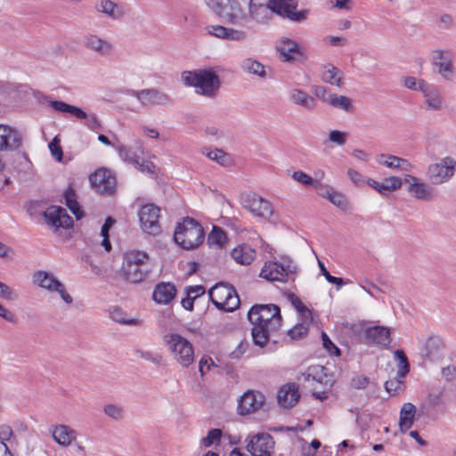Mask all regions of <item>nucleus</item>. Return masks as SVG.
Instances as JSON below:
<instances>
[{
  "mask_svg": "<svg viewBox=\"0 0 456 456\" xmlns=\"http://www.w3.org/2000/svg\"><path fill=\"white\" fill-rule=\"evenodd\" d=\"M82 120H85L86 126L92 131L96 132L102 128V125L94 113L86 112V117Z\"/></svg>",
  "mask_w": 456,
  "mask_h": 456,
  "instance_id": "nucleus-56",
  "label": "nucleus"
},
{
  "mask_svg": "<svg viewBox=\"0 0 456 456\" xmlns=\"http://www.w3.org/2000/svg\"><path fill=\"white\" fill-rule=\"evenodd\" d=\"M208 294L213 305L224 312H233L240 303L235 289L224 282L216 284L208 291Z\"/></svg>",
  "mask_w": 456,
  "mask_h": 456,
  "instance_id": "nucleus-7",
  "label": "nucleus"
},
{
  "mask_svg": "<svg viewBox=\"0 0 456 456\" xmlns=\"http://www.w3.org/2000/svg\"><path fill=\"white\" fill-rule=\"evenodd\" d=\"M366 344L387 346L391 342L390 331L383 326L369 327L364 330Z\"/></svg>",
  "mask_w": 456,
  "mask_h": 456,
  "instance_id": "nucleus-27",
  "label": "nucleus"
},
{
  "mask_svg": "<svg viewBox=\"0 0 456 456\" xmlns=\"http://www.w3.org/2000/svg\"><path fill=\"white\" fill-rule=\"evenodd\" d=\"M312 321L303 320L301 323L296 324L292 329L288 331V335L293 339H299L306 335L309 330V323Z\"/></svg>",
  "mask_w": 456,
  "mask_h": 456,
  "instance_id": "nucleus-50",
  "label": "nucleus"
},
{
  "mask_svg": "<svg viewBox=\"0 0 456 456\" xmlns=\"http://www.w3.org/2000/svg\"><path fill=\"white\" fill-rule=\"evenodd\" d=\"M456 162L450 157L440 159L439 162L430 164L427 170V178L433 185H440L453 176Z\"/></svg>",
  "mask_w": 456,
  "mask_h": 456,
  "instance_id": "nucleus-11",
  "label": "nucleus"
},
{
  "mask_svg": "<svg viewBox=\"0 0 456 456\" xmlns=\"http://www.w3.org/2000/svg\"><path fill=\"white\" fill-rule=\"evenodd\" d=\"M103 411L107 416L113 419H120L124 415L123 407L113 403L106 404L103 407Z\"/></svg>",
  "mask_w": 456,
  "mask_h": 456,
  "instance_id": "nucleus-53",
  "label": "nucleus"
},
{
  "mask_svg": "<svg viewBox=\"0 0 456 456\" xmlns=\"http://www.w3.org/2000/svg\"><path fill=\"white\" fill-rule=\"evenodd\" d=\"M126 93L135 97L143 107L153 105L167 106L172 103V98L167 93L158 88H146L140 91L126 89Z\"/></svg>",
  "mask_w": 456,
  "mask_h": 456,
  "instance_id": "nucleus-12",
  "label": "nucleus"
},
{
  "mask_svg": "<svg viewBox=\"0 0 456 456\" xmlns=\"http://www.w3.org/2000/svg\"><path fill=\"white\" fill-rule=\"evenodd\" d=\"M202 153L209 159L214 160L224 167L229 166L232 162L230 155L221 149H203Z\"/></svg>",
  "mask_w": 456,
  "mask_h": 456,
  "instance_id": "nucleus-42",
  "label": "nucleus"
},
{
  "mask_svg": "<svg viewBox=\"0 0 456 456\" xmlns=\"http://www.w3.org/2000/svg\"><path fill=\"white\" fill-rule=\"evenodd\" d=\"M275 49L279 53V59L283 62H293L297 56L304 55L299 45L289 37H281L277 41Z\"/></svg>",
  "mask_w": 456,
  "mask_h": 456,
  "instance_id": "nucleus-23",
  "label": "nucleus"
},
{
  "mask_svg": "<svg viewBox=\"0 0 456 456\" xmlns=\"http://www.w3.org/2000/svg\"><path fill=\"white\" fill-rule=\"evenodd\" d=\"M13 436L12 428L6 424L0 425V442L7 444Z\"/></svg>",
  "mask_w": 456,
  "mask_h": 456,
  "instance_id": "nucleus-61",
  "label": "nucleus"
},
{
  "mask_svg": "<svg viewBox=\"0 0 456 456\" xmlns=\"http://www.w3.org/2000/svg\"><path fill=\"white\" fill-rule=\"evenodd\" d=\"M289 99L293 104L300 106L308 111L314 110L318 106L314 96L299 88L292 89L289 92Z\"/></svg>",
  "mask_w": 456,
  "mask_h": 456,
  "instance_id": "nucleus-30",
  "label": "nucleus"
},
{
  "mask_svg": "<svg viewBox=\"0 0 456 456\" xmlns=\"http://www.w3.org/2000/svg\"><path fill=\"white\" fill-rule=\"evenodd\" d=\"M248 318L252 324H263L270 330H279L281 325L280 308L273 304L256 305L248 313Z\"/></svg>",
  "mask_w": 456,
  "mask_h": 456,
  "instance_id": "nucleus-8",
  "label": "nucleus"
},
{
  "mask_svg": "<svg viewBox=\"0 0 456 456\" xmlns=\"http://www.w3.org/2000/svg\"><path fill=\"white\" fill-rule=\"evenodd\" d=\"M205 239L202 225L195 219L186 216L178 223L174 233L175 241L183 248L190 250L198 248Z\"/></svg>",
  "mask_w": 456,
  "mask_h": 456,
  "instance_id": "nucleus-5",
  "label": "nucleus"
},
{
  "mask_svg": "<svg viewBox=\"0 0 456 456\" xmlns=\"http://www.w3.org/2000/svg\"><path fill=\"white\" fill-rule=\"evenodd\" d=\"M240 68L243 71L258 77L266 78L267 77L265 66L252 58L244 59L240 63Z\"/></svg>",
  "mask_w": 456,
  "mask_h": 456,
  "instance_id": "nucleus-36",
  "label": "nucleus"
},
{
  "mask_svg": "<svg viewBox=\"0 0 456 456\" xmlns=\"http://www.w3.org/2000/svg\"><path fill=\"white\" fill-rule=\"evenodd\" d=\"M297 265L290 259L283 262H267L263 266L260 276L270 281H287L297 272Z\"/></svg>",
  "mask_w": 456,
  "mask_h": 456,
  "instance_id": "nucleus-9",
  "label": "nucleus"
},
{
  "mask_svg": "<svg viewBox=\"0 0 456 456\" xmlns=\"http://www.w3.org/2000/svg\"><path fill=\"white\" fill-rule=\"evenodd\" d=\"M443 378L446 381H452L456 378V366L452 364L442 368L441 370Z\"/></svg>",
  "mask_w": 456,
  "mask_h": 456,
  "instance_id": "nucleus-64",
  "label": "nucleus"
},
{
  "mask_svg": "<svg viewBox=\"0 0 456 456\" xmlns=\"http://www.w3.org/2000/svg\"><path fill=\"white\" fill-rule=\"evenodd\" d=\"M328 104L338 110L350 113L353 111L352 99L346 95L331 94L328 97Z\"/></svg>",
  "mask_w": 456,
  "mask_h": 456,
  "instance_id": "nucleus-38",
  "label": "nucleus"
},
{
  "mask_svg": "<svg viewBox=\"0 0 456 456\" xmlns=\"http://www.w3.org/2000/svg\"><path fill=\"white\" fill-rule=\"evenodd\" d=\"M346 139L347 134L339 130H331L328 134V141L338 146L345 145Z\"/></svg>",
  "mask_w": 456,
  "mask_h": 456,
  "instance_id": "nucleus-54",
  "label": "nucleus"
},
{
  "mask_svg": "<svg viewBox=\"0 0 456 456\" xmlns=\"http://www.w3.org/2000/svg\"><path fill=\"white\" fill-rule=\"evenodd\" d=\"M433 64L438 67V73L446 80L453 77L451 53L444 50H436L432 55Z\"/></svg>",
  "mask_w": 456,
  "mask_h": 456,
  "instance_id": "nucleus-26",
  "label": "nucleus"
},
{
  "mask_svg": "<svg viewBox=\"0 0 456 456\" xmlns=\"http://www.w3.org/2000/svg\"><path fill=\"white\" fill-rule=\"evenodd\" d=\"M273 446L274 441L271 435L259 433L250 438L246 448L251 456H266L272 452Z\"/></svg>",
  "mask_w": 456,
  "mask_h": 456,
  "instance_id": "nucleus-20",
  "label": "nucleus"
},
{
  "mask_svg": "<svg viewBox=\"0 0 456 456\" xmlns=\"http://www.w3.org/2000/svg\"><path fill=\"white\" fill-rule=\"evenodd\" d=\"M403 378H399L398 375L387 381L385 382L384 387L389 394H395L403 387V381L402 380Z\"/></svg>",
  "mask_w": 456,
  "mask_h": 456,
  "instance_id": "nucleus-55",
  "label": "nucleus"
},
{
  "mask_svg": "<svg viewBox=\"0 0 456 456\" xmlns=\"http://www.w3.org/2000/svg\"><path fill=\"white\" fill-rule=\"evenodd\" d=\"M135 354L141 359L149 361L157 366L161 365L163 362V357L159 354H154L152 352L144 350H136Z\"/></svg>",
  "mask_w": 456,
  "mask_h": 456,
  "instance_id": "nucleus-52",
  "label": "nucleus"
},
{
  "mask_svg": "<svg viewBox=\"0 0 456 456\" xmlns=\"http://www.w3.org/2000/svg\"><path fill=\"white\" fill-rule=\"evenodd\" d=\"M181 79L185 86L195 87L196 93L209 98L217 94L221 85L218 75L210 69L183 71Z\"/></svg>",
  "mask_w": 456,
  "mask_h": 456,
  "instance_id": "nucleus-2",
  "label": "nucleus"
},
{
  "mask_svg": "<svg viewBox=\"0 0 456 456\" xmlns=\"http://www.w3.org/2000/svg\"><path fill=\"white\" fill-rule=\"evenodd\" d=\"M403 183L407 184V191L416 200L431 201L435 198L434 190L414 175H406L403 178Z\"/></svg>",
  "mask_w": 456,
  "mask_h": 456,
  "instance_id": "nucleus-19",
  "label": "nucleus"
},
{
  "mask_svg": "<svg viewBox=\"0 0 456 456\" xmlns=\"http://www.w3.org/2000/svg\"><path fill=\"white\" fill-rule=\"evenodd\" d=\"M369 384V379L366 376H356L351 380V387L355 389H364Z\"/></svg>",
  "mask_w": 456,
  "mask_h": 456,
  "instance_id": "nucleus-62",
  "label": "nucleus"
},
{
  "mask_svg": "<svg viewBox=\"0 0 456 456\" xmlns=\"http://www.w3.org/2000/svg\"><path fill=\"white\" fill-rule=\"evenodd\" d=\"M84 46L96 53L101 57L110 56L114 52V45L112 42L108 39L102 38L100 36L93 33H88L83 38Z\"/></svg>",
  "mask_w": 456,
  "mask_h": 456,
  "instance_id": "nucleus-22",
  "label": "nucleus"
},
{
  "mask_svg": "<svg viewBox=\"0 0 456 456\" xmlns=\"http://www.w3.org/2000/svg\"><path fill=\"white\" fill-rule=\"evenodd\" d=\"M312 94L318 99L328 103L329 90L323 86L314 85L311 87Z\"/></svg>",
  "mask_w": 456,
  "mask_h": 456,
  "instance_id": "nucleus-59",
  "label": "nucleus"
},
{
  "mask_svg": "<svg viewBox=\"0 0 456 456\" xmlns=\"http://www.w3.org/2000/svg\"><path fill=\"white\" fill-rule=\"evenodd\" d=\"M226 241V234L222 228L218 226H213L212 231L208 237V244L216 245L221 248Z\"/></svg>",
  "mask_w": 456,
  "mask_h": 456,
  "instance_id": "nucleus-45",
  "label": "nucleus"
},
{
  "mask_svg": "<svg viewBox=\"0 0 456 456\" xmlns=\"http://www.w3.org/2000/svg\"><path fill=\"white\" fill-rule=\"evenodd\" d=\"M50 432L53 441L61 447H69L77 440V431L68 425L58 424L52 426Z\"/></svg>",
  "mask_w": 456,
  "mask_h": 456,
  "instance_id": "nucleus-25",
  "label": "nucleus"
},
{
  "mask_svg": "<svg viewBox=\"0 0 456 456\" xmlns=\"http://www.w3.org/2000/svg\"><path fill=\"white\" fill-rule=\"evenodd\" d=\"M298 0H268L267 4L248 0L247 14L248 21L253 20L259 25L267 24L275 13L294 22H303L308 19L309 9L296 11Z\"/></svg>",
  "mask_w": 456,
  "mask_h": 456,
  "instance_id": "nucleus-1",
  "label": "nucleus"
},
{
  "mask_svg": "<svg viewBox=\"0 0 456 456\" xmlns=\"http://www.w3.org/2000/svg\"><path fill=\"white\" fill-rule=\"evenodd\" d=\"M43 216L47 224L59 229L69 228L72 225V218L68 215L65 208L59 206H51L43 212Z\"/></svg>",
  "mask_w": 456,
  "mask_h": 456,
  "instance_id": "nucleus-24",
  "label": "nucleus"
},
{
  "mask_svg": "<svg viewBox=\"0 0 456 456\" xmlns=\"http://www.w3.org/2000/svg\"><path fill=\"white\" fill-rule=\"evenodd\" d=\"M32 282L43 289L50 292H58L61 299L70 305L73 302L72 297L66 291L65 286L53 273L38 270L32 275Z\"/></svg>",
  "mask_w": 456,
  "mask_h": 456,
  "instance_id": "nucleus-10",
  "label": "nucleus"
},
{
  "mask_svg": "<svg viewBox=\"0 0 456 456\" xmlns=\"http://www.w3.org/2000/svg\"><path fill=\"white\" fill-rule=\"evenodd\" d=\"M419 354L425 362H438L444 356V343L438 336H430L422 344Z\"/></svg>",
  "mask_w": 456,
  "mask_h": 456,
  "instance_id": "nucleus-18",
  "label": "nucleus"
},
{
  "mask_svg": "<svg viewBox=\"0 0 456 456\" xmlns=\"http://www.w3.org/2000/svg\"><path fill=\"white\" fill-rule=\"evenodd\" d=\"M394 358L398 362L397 375L399 378H404L410 371V363L408 358L403 350L397 349L394 352Z\"/></svg>",
  "mask_w": 456,
  "mask_h": 456,
  "instance_id": "nucleus-43",
  "label": "nucleus"
},
{
  "mask_svg": "<svg viewBox=\"0 0 456 456\" xmlns=\"http://www.w3.org/2000/svg\"><path fill=\"white\" fill-rule=\"evenodd\" d=\"M208 35L222 40L242 43L248 39L246 30L223 25H208L205 27Z\"/></svg>",
  "mask_w": 456,
  "mask_h": 456,
  "instance_id": "nucleus-15",
  "label": "nucleus"
},
{
  "mask_svg": "<svg viewBox=\"0 0 456 456\" xmlns=\"http://www.w3.org/2000/svg\"><path fill=\"white\" fill-rule=\"evenodd\" d=\"M95 8L98 12L104 13L113 20H118L122 16V12L111 0H101Z\"/></svg>",
  "mask_w": 456,
  "mask_h": 456,
  "instance_id": "nucleus-39",
  "label": "nucleus"
},
{
  "mask_svg": "<svg viewBox=\"0 0 456 456\" xmlns=\"http://www.w3.org/2000/svg\"><path fill=\"white\" fill-rule=\"evenodd\" d=\"M416 407L411 403H405L400 411L399 427L402 432H406L413 425Z\"/></svg>",
  "mask_w": 456,
  "mask_h": 456,
  "instance_id": "nucleus-34",
  "label": "nucleus"
},
{
  "mask_svg": "<svg viewBox=\"0 0 456 456\" xmlns=\"http://www.w3.org/2000/svg\"><path fill=\"white\" fill-rule=\"evenodd\" d=\"M248 347V341H240L237 347L229 354L231 359H240Z\"/></svg>",
  "mask_w": 456,
  "mask_h": 456,
  "instance_id": "nucleus-60",
  "label": "nucleus"
},
{
  "mask_svg": "<svg viewBox=\"0 0 456 456\" xmlns=\"http://www.w3.org/2000/svg\"><path fill=\"white\" fill-rule=\"evenodd\" d=\"M64 199L66 206L69 208L77 219H80L83 216V212L80 209L79 204L77 201L76 191L69 186L64 192Z\"/></svg>",
  "mask_w": 456,
  "mask_h": 456,
  "instance_id": "nucleus-40",
  "label": "nucleus"
},
{
  "mask_svg": "<svg viewBox=\"0 0 456 456\" xmlns=\"http://www.w3.org/2000/svg\"><path fill=\"white\" fill-rule=\"evenodd\" d=\"M89 181L95 191L102 195H111L116 191L117 180L107 168H99L89 176Z\"/></svg>",
  "mask_w": 456,
  "mask_h": 456,
  "instance_id": "nucleus-14",
  "label": "nucleus"
},
{
  "mask_svg": "<svg viewBox=\"0 0 456 456\" xmlns=\"http://www.w3.org/2000/svg\"><path fill=\"white\" fill-rule=\"evenodd\" d=\"M162 341L181 366L188 368L193 363L195 358L193 346L182 335L175 332L166 333L162 337Z\"/></svg>",
  "mask_w": 456,
  "mask_h": 456,
  "instance_id": "nucleus-6",
  "label": "nucleus"
},
{
  "mask_svg": "<svg viewBox=\"0 0 456 456\" xmlns=\"http://www.w3.org/2000/svg\"><path fill=\"white\" fill-rule=\"evenodd\" d=\"M49 106L55 111L69 114L79 120H82L83 118L86 117V111L81 108L66 103L62 101L51 100L49 101Z\"/></svg>",
  "mask_w": 456,
  "mask_h": 456,
  "instance_id": "nucleus-33",
  "label": "nucleus"
},
{
  "mask_svg": "<svg viewBox=\"0 0 456 456\" xmlns=\"http://www.w3.org/2000/svg\"><path fill=\"white\" fill-rule=\"evenodd\" d=\"M222 437V430L219 428H213L208 432L206 437L202 438L201 444L204 447H210L213 444L218 445Z\"/></svg>",
  "mask_w": 456,
  "mask_h": 456,
  "instance_id": "nucleus-49",
  "label": "nucleus"
},
{
  "mask_svg": "<svg viewBox=\"0 0 456 456\" xmlns=\"http://www.w3.org/2000/svg\"><path fill=\"white\" fill-rule=\"evenodd\" d=\"M204 2L224 23L243 25L248 22L247 11L240 0H204Z\"/></svg>",
  "mask_w": 456,
  "mask_h": 456,
  "instance_id": "nucleus-3",
  "label": "nucleus"
},
{
  "mask_svg": "<svg viewBox=\"0 0 456 456\" xmlns=\"http://www.w3.org/2000/svg\"><path fill=\"white\" fill-rule=\"evenodd\" d=\"M110 316L114 322L121 324L137 325L140 323V321L137 319L127 318L126 313L119 307H114L110 311Z\"/></svg>",
  "mask_w": 456,
  "mask_h": 456,
  "instance_id": "nucleus-46",
  "label": "nucleus"
},
{
  "mask_svg": "<svg viewBox=\"0 0 456 456\" xmlns=\"http://www.w3.org/2000/svg\"><path fill=\"white\" fill-rule=\"evenodd\" d=\"M322 338L323 346L329 351L330 354L335 355L340 354L339 349L330 341L329 337L324 332H322Z\"/></svg>",
  "mask_w": 456,
  "mask_h": 456,
  "instance_id": "nucleus-63",
  "label": "nucleus"
},
{
  "mask_svg": "<svg viewBox=\"0 0 456 456\" xmlns=\"http://www.w3.org/2000/svg\"><path fill=\"white\" fill-rule=\"evenodd\" d=\"M23 142V135L15 127L0 124V152L15 151L19 150Z\"/></svg>",
  "mask_w": 456,
  "mask_h": 456,
  "instance_id": "nucleus-17",
  "label": "nucleus"
},
{
  "mask_svg": "<svg viewBox=\"0 0 456 456\" xmlns=\"http://www.w3.org/2000/svg\"><path fill=\"white\" fill-rule=\"evenodd\" d=\"M300 394L295 384H286L282 386L277 394L279 404L284 408L293 407L298 401Z\"/></svg>",
  "mask_w": 456,
  "mask_h": 456,
  "instance_id": "nucleus-28",
  "label": "nucleus"
},
{
  "mask_svg": "<svg viewBox=\"0 0 456 456\" xmlns=\"http://www.w3.org/2000/svg\"><path fill=\"white\" fill-rule=\"evenodd\" d=\"M119 157L126 162L134 165H139V157L126 145H118L116 147Z\"/></svg>",
  "mask_w": 456,
  "mask_h": 456,
  "instance_id": "nucleus-48",
  "label": "nucleus"
},
{
  "mask_svg": "<svg viewBox=\"0 0 456 456\" xmlns=\"http://www.w3.org/2000/svg\"><path fill=\"white\" fill-rule=\"evenodd\" d=\"M232 257L240 265H249L255 259L256 251L250 246L242 244L234 248L231 252Z\"/></svg>",
  "mask_w": 456,
  "mask_h": 456,
  "instance_id": "nucleus-32",
  "label": "nucleus"
},
{
  "mask_svg": "<svg viewBox=\"0 0 456 456\" xmlns=\"http://www.w3.org/2000/svg\"><path fill=\"white\" fill-rule=\"evenodd\" d=\"M277 330H270L269 327L264 326L261 323L253 324L251 335L254 344L260 347H264L269 340L270 334Z\"/></svg>",
  "mask_w": 456,
  "mask_h": 456,
  "instance_id": "nucleus-35",
  "label": "nucleus"
},
{
  "mask_svg": "<svg viewBox=\"0 0 456 456\" xmlns=\"http://www.w3.org/2000/svg\"><path fill=\"white\" fill-rule=\"evenodd\" d=\"M243 208L256 216L269 218L273 213L272 204L256 193H249L242 198Z\"/></svg>",
  "mask_w": 456,
  "mask_h": 456,
  "instance_id": "nucleus-16",
  "label": "nucleus"
},
{
  "mask_svg": "<svg viewBox=\"0 0 456 456\" xmlns=\"http://www.w3.org/2000/svg\"><path fill=\"white\" fill-rule=\"evenodd\" d=\"M396 160H400V157L390 155V154H379L376 158V161L382 166L388 168L397 169L399 163Z\"/></svg>",
  "mask_w": 456,
  "mask_h": 456,
  "instance_id": "nucleus-51",
  "label": "nucleus"
},
{
  "mask_svg": "<svg viewBox=\"0 0 456 456\" xmlns=\"http://www.w3.org/2000/svg\"><path fill=\"white\" fill-rule=\"evenodd\" d=\"M291 178L294 181H296L305 186L314 187L315 189V191H319V190L322 189V183L318 179L313 178L312 176H310L304 171H301V170L294 171L291 175Z\"/></svg>",
  "mask_w": 456,
  "mask_h": 456,
  "instance_id": "nucleus-41",
  "label": "nucleus"
},
{
  "mask_svg": "<svg viewBox=\"0 0 456 456\" xmlns=\"http://www.w3.org/2000/svg\"><path fill=\"white\" fill-rule=\"evenodd\" d=\"M385 186L387 187V191L389 193L390 191H395L401 188L403 183V179H401L397 176H389L384 179Z\"/></svg>",
  "mask_w": 456,
  "mask_h": 456,
  "instance_id": "nucleus-57",
  "label": "nucleus"
},
{
  "mask_svg": "<svg viewBox=\"0 0 456 456\" xmlns=\"http://www.w3.org/2000/svg\"><path fill=\"white\" fill-rule=\"evenodd\" d=\"M176 295V288L171 282L158 283L152 293V299L159 305L169 304Z\"/></svg>",
  "mask_w": 456,
  "mask_h": 456,
  "instance_id": "nucleus-29",
  "label": "nucleus"
},
{
  "mask_svg": "<svg viewBox=\"0 0 456 456\" xmlns=\"http://www.w3.org/2000/svg\"><path fill=\"white\" fill-rule=\"evenodd\" d=\"M322 80L331 86L341 87L342 86V73L340 70L331 64H328L324 67L322 72Z\"/></svg>",
  "mask_w": 456,
  "mask_h": 456,
  "instance_id": "nucleus-37",
  "label": "nucleus"
},
{
  "mask_svg": "<svg viewBox=\"0 0 456 456\" xmlns=\"http://www.w3.org/2000/svg\"><path fill=\"white\" fill-rule=\"evenodd\" d=\"M420 85V91L425 97L428 109L434 110H441L443 107V100L439 95L437 89L427 82H421Z\"/></svg>",
  "mask_w": 456,
  "mask_h": 456,
  "instance_id": "nucleus-31",
  "label": "nucleus"
},
{
  "mask_svg": "<svg viewBox=\"0 0 456 456\" xmlns=\"http://www.w3.org/2000/svg\"><path fill=\"white\" fill-rule=\"evenodd\" d=\"M289 299L291 305L297 309V311L299 313L303 320H313L312 312L302 303L299 297H297L294 294H289Z\"/></svg>",
  "mask_w": 456,
  "mask_h": 456,
  "instance_id": "nucleus-47",
  "label": "nucleus"
},
{
  "mask_svg": "<svg viewBox=\"0 0 456 456\" xmlns=\"http://www.w3.org/2000/svg\"><path fill=\"white\" fill-rule=\"evenodd\" d=\"M320 196L329 200L333 205L342 209H346L347 207V200L345 195L334 189L331 191H327L326 193L320 192Z\"/></svg>",
  "mask_w": 456,
  "mask_h": 456,
  "instance_id": "nucleus-44",
  "label": "nucleus"
},
{
  "mask_svg": "<svg viewBox=\"0 0 456 456\" xmlns=\"http://www.w3.org/2000/svg\"><path fill=\"white\" fill-rule=\"evenodd\" d=\"M265 395L257 391L248 390L245 392L238 402V412L240 415H247L257 411L265 403Z\"/></svg>",
  "mask_w": 456,
  "mask_h": 456,
  "instance_id": "nucleus-21",
  "label": "nucleus"
},
{
  "mask_svg": "<svg viewBox=\"0 0 456 456\" xmlns=\"http://www.w3.org/2000/svg\"><path fill=\"white\" fill-rule=\"evenodd\" d=\"M134 167L138 168L141 172L146 173L150 175L156 174V166L149 160L139 159V165H134Z\"/></svg>",
  "mask_w": 456,
  "mask_h": 456,
  "instance_id": "nucleus-58",
  "label": "nucleus"
},
{
  "mask_svg": "<svg viewBox=\"0 0 456 456\" xmlns=\"http://www.w3.org/2000/svg\"><path fill=\"white\" fill-rule=\"evenodd\" d=\"M159 212L160 208L152 203L142 207L138 215L141 227L144 232L153 236L160 233Z\"/></svg>",
  "mask_w": 456,
  "mask_h": 456,
  "instance_id": "nucleus-13",
  "label": "nucleus"
},
{
  "mask_svg": "<svg viewBox=\"0 0 456 456\" xmlns=\"http://www.w3.org/2000/svg\"><path fill=\"white\" fill-rule=\"evenodd\" d=\"M149 256L144 251L131 250L126 252L120 268V275L127 281L139 283L151 273L148 265Z\"/></svg>",
  "mask_w": 456,
  "mask_h": 456,
  "instance_id": "nucleus-4",
  "label": "nucleus"
}]
</instances>
